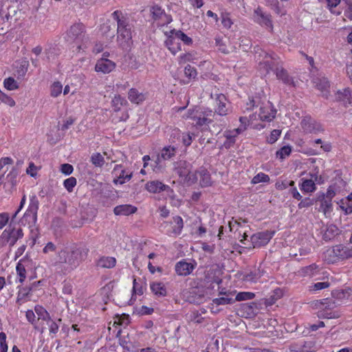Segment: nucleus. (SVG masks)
I'll use <instances>...</instances> for the list:
<instances>
[{
    "label": "nucleus",
    "mask_w": 352,
    "mask_h": 352,
    "mask_svg": "<svg viewBox=\"0 0 352 352\" xmlns=\"http://www.w3.org/2000/svg\"><path fill=\"white\" fill-rule=\"evenodd\" d=\"M34 311L37 314L38 320L41 319L46 322L50 320L51 317L49 312L42 305H35Z\"/></svg>",
    "instance_id": "43"
},
{
    "label": "nucleus",
    "mask_w": 352,
    "mask_h": 352,
    "mask_svg": "<svg viewBox=\"0 0 352 352\" xmlns=\"http://www.w3.org/2000/svg\"><path fill=\"white\" fill-rule=\"evenodd\" d=\"M41 169L40 166H36L34 162H31L29 163L28 168H26V173L32 177H36L38 171Z\"/></svg>",
    "instance_id": "62"
},
{
    "label": "nucleus",
    "mask_w": 352,
    "mask_h": 352,
    "mask_svg": "<svg viewBox=\"0 0 352 352\" xmlns=\"http://www.w3.org/2000/svg\"><path fill=\"white\" fill-rule=\"evenodd\" d=\"M351 256V254L346 247L343 245H337L327 250L324 260L328 263H335Z\"/></svg>",
    "instance_id": "8"
},
{
    "label": "nucleus",
    "mask_w": 352,
    "mask_h": 352,
    "mask_svg": "<svg viewBox=\"0 0 352 352\" xmlns=\"http://www.w3.org/2000/svg\"><path fill=\"white\" fill-rule=\"evenodd\" d=\"M120 171V175L118 177V179L115 181L116 182H119L120 184H123L126 181H129L131 177V175H129L126 173L125 170L122 168V166L121 164L116 165L113 173L117 175L118 173Z\"/></svg>",
    "instance_id": "34"
},
{
    "label": "nucleus",
    "mask_w": 352,
    "mask_h": 352,
    "mask_svg": "<svg viewBox=\"0 0 352 352\" xmlns=\"http://www.w3.org/2000/svg\"><path fill=\"white\" fill-rule=\"evenodd\" d=\"M111 107L115 112H119L123 107L127 105L128 102L124 97L120 95H115L111 100Z\"/></svg>",
    "instance_id": "32"
},
{
    "label": "nucleus",
    "mask_w": 352,
    "mask_h": 352,
    "mask_svg": "<svg viewBox=\"0 0 352 352\" xmlns=\"http://www.w3.org/2000/svg\"><path fill=\"white\" fill-rule=\"evenodd\" d=\"M270 180V178L268 175L260 172L258 174H256L251 180V184H257L258 183H267Z\"/></svg>",
    "instance_id": "53"
},
{
    "label": "nucleus",
    "mask_w": 352,
    "mask_h": 352,
    "mask_svg": "<svg viewBox=\"0 0 352 352\" xmlns=\"http://www.w3.org/2000/svg\"><path fill=\"white\" fill-rule=\"evenodd\" d=\"M194 138L195 134L190 132L182 133L179 136V140H181L182 144L186 147L189 146L192 144Z\"/></svg>",
    "instance_id": "50"
},
{
    "label": "nucleus",
    "mask_w": 352,
    "mask_h": 352,
    "mask_svg": "<svg viewBox=\"0 0 352 352\" xmlns=\"http://www.w3.org/2000/svg\"><path fill=\"white\" fill-rule=\"evenodd\" d=\"M314 83L316 87L327 97L329 92V89L330 87V83L328 79L325 77L317 78L314 80Z\"/></svg>",
    "instance_id": "30"
},
{
    "label": "nucleus",
    "mask_w": 352,
    "mask_h": 352,
    "mask_svg": "<svg viewBox=\"0 0 352 352\" xmlns=\"http://www.w3.org/2000/svg\"><path fill=\"white\" fill-rule=\"evenodd\" d=\"M213 116L214 112L212 110L208 108L195 107L192 109H189L183 118L186 120H191L192 124L197 128H200L211 123Z\"/></svg>",
    "instance_id": "2"
},
{
    "label": "nucleus",
    "mask_w": 352,
    "mask_h": 352,
    "mask_svg": "<svg viewBox=\"0 0 352 352\" xmlns=\"http://www.w3.org/2000/svg\"><path fill=\"white\" fill-rule=\"evenodd\" d=\"M149 11L152 20L158 27L167 25L173 21L171 15L167 14L164 9L157 4L151 6Z\"/></svg>",
    "instance_id": "10"
},
{
    "label": "nucleus",
    "mask_w": 352,
    "mask_h": 352,
    "mask_svg": "<svg viewBox=\"0 0 352 352\" xmlns=\"http://www.w3.org/2000/svg\"><path fill=\"white\" fill-rule=\"evenodd\" d=\"M128 98L131 103L139 104L146 99V93L140 92L135 88H131L128 92Z\"/></svg>",
    "instance_id": "24"
},
{
    "label": "nucleus",
    "mask_w": 352,
    "mask_h": 352,
    "mask_svg": "<svg viewBox=\"0 0 352 352\" xmlns=\"http://www.w3.org/2000/svg\"><path fill=\"white\" fill-rule=\"evenodd\" d=\"M16 275L19 278V282L23 283L26 278V269L21 261L18 262L16 266Z\"/></svg>",
    "instance_id": "48"
},
{
    "label": "nucleus",
    "mask_w": 352,
    "mask_h": 352,
    "mask_svg": "<svg viewBox=\"0 0 352 352\" xmlns=\"http://www.w3.org/2000/svg\"><path fill=\"white\" fill-rule=\"evenodd\" d=\"M195 59V54L192 52H186L180 54L178 57V63L179 65L184 64L188 62H192Z\"/></svg>",
    "instance_id": "58"
},
{
    "label": "nucleus",
    "mask_w": 352,
    "mask_h": 352,
    "mask_svg": "<svg viewBox=\"0 0 352 352\" xmlns=\"http://www.w3.org/2000/svg\"><path fill=\"white\" fill-rule=\"evenodd\" d=\"M138 208L131 204H122L117 206L113 209L116 215L128 216L137 212Z\"/></svg>",
    "instance_id": "28"
},
{
    "label": "nucleus",
    "mask_w": 352,
    "mask_h": 352,
    "mask_svg": "<svg viewBox=\"0 0 352 352\" xmlns=\"http://www.w3.org/2000/svg\"><path fill=\"white\" fill-rule=\"evenodd\" d=\"M177 153V148L173 146H166L163 147L160 152L157 155L154 160L153 170L160 171L164 168V162L173 159Z\"/></svg>",
    "instance_id": "9"
},
{
    "label": "nucleus",
    "mask_w": 352,
    "mask_h": 352,
    "mask_svg": "<svg viewBox=\"0 0 352 352\" xmlns=\"http://www.w3.org/2000/svg\"><path fill=\"white\" fill-rule=\"evenodd\" d=\"M82 251L76 247L65 248L58 253V262L67 265V270L71 272L76 269L82 261Z\"/></svg>",
    "instance_id": "3"
},
{
    "label": "nucleus",
    "mask_w": 352,
    "mask_h": 352,
    "mask_svg": "<svg viewBox=\"0 0 352 352\" xmlns=\"http://www.w3.org/2000/svg\"><path fill=\"white\" fill-rule=\"evenodd\" d=\"M301 126L307 133H318L324 131L322 124L311 117H305L301 121Z\"/></svg>",
    "instance_id": "17"
},
{
    "label": "nucleus",
    "mask_w": 352,
    "mask_h": 352,
    "mask_svg": "<svg viewBox=\"0 0 352 352\" xmlns=\"http://www.w3.org/2000/svg\"><path fill=\"white\" fill-rule=\"evenodd\" d=\"M337 101L342 102L345 107L352 104L351 91L349 88L338 90L336 94Z\"/></svg>",
    "instance_id": "26"
},
{
    "label": "nucleus",
    "mask_w": 352,
    "mask_h": 352,
    "mask_svg": "<svg viewBox=\"0 0 352 352\" xmlns=\"http://www.w3.org/2000/svg\"><path fill=\"white\" fill-rule=\"evenodd\" d=\"M117 261L113 256H101L97 261V265L102 268H113L116 266Z\"/></svg>",
    "instance_id": "31"
},
{
    "label": "nucleus",
    "mask_w": 352,
    "mask_h": 352,
    "mask_svg": "<svg viewBox=\"0 0 352 352\" xmlns=\"http://www.w3.org/2000/svg\"><path fill=\"white\" fill-rule=\"evenodd\" d=\"M274 235V232L263 231L254 234L250 241L254 248H259L266 245Z\"/></svg>",
    "instance_id": "13"
},
{
    "label": "nucleus",
    "mask_w": 352,
    "mask_h": 352,
    "mask_svg": "<svg viewBox=\"0 0 352 352\" xmlns=\"http://www.w3.org/2000/svg\"><path fill=\"white\" fill-rule=\"evenodd\" d=\"M166 35L167 36V38L165 41V45L168 50L173 55L181 51V44L176 34H170V31L168 33H166Z\"/></svg>",
    "instance_id": "21"
},
{
    "label": "nucleus",
    "mask_w": 352,
    "mask_h": 352,
    "mask_svg": "<svg viewBox=\"0 0 352 352\" xmlns=\"http://www.w3.org/2000/svg\"><path fill=\"white\" fill-rule=\"evenodd\" d=\"M4 87L9 91H14L18 89L19 86L18 82L15 80L13 77H8L3 80Z\"/></svg>",
    "instance_id": "51"
},
{
    "label": "nucleus",
    "mask_w": 352,
    "mask_h": 352,
    "mask_svg": "<svg viewBox=\"0 0 352 352\" xmlns=\"http://www.w3.org/2000/svg\"><path fill=\"white\" fill-rule=\"evenodd\" d=\"M255 297V294L252 292H239L234 300L235 301H243V300H252Z\"/></svg>",
    "instance_id": "56"
},
{
    "label": "nucleus",
    "mask_w": 352,
    "mask_h": 352,
    "mask_svg": "<svg viewBox=\"0 0 352 352\" xmlns=\"http://www.w3.org/2000/svg\"><path fill=\"white\" fill-rule=\"evenodd\" d=\"M63 91V85L60 82L55 81L50 86V96L53 98L58 97Z\"/></svg>",
    "instance_id": "49"
},
{
    "label": "nucleus",
    "mask_w": 352,
    "mask_h": 352,
    "mask_svg": "<svg viewBox=\"0 0 352 352\" xmlns=\"http://www.w3.org/2000/svg\"><path fill=\"white\" fill-rule=\"evenodd\" d=\"M351 292L352 289L351 288L336 289L332 292V296L336 300L343 301L350 298Z\"/></svg>",
    "instance_id": "36"
},
{
    "label": "nucleus",
    "mask_w": 352,
    "mask_h": 352,
    "mask_svg": "<svg viewBox=\"0 0 352 352\" xmlns=\"http://www.w3.org/2000/svg\"><path fill=\"white\" fill-rule=\"evenodd\" d=\"M47 322L49 327L50 336H51L52 338H54V337H56L57 333L58 332L59 325L56 321L52 320L51 319L50 320L47 321Z\"/></svg>",
    "instance_id": "61"
},
{
    "label": "nucleus",
    "mask_w": 352,
    "mask_h": 352,
    "mask_svg": "<svg viewBox=\"0 0 352 352\" xmlns=\"http://www.w3.org/2000/svg\"><path fill=\"white\" fill-rule=\"evenodd\" d=\"M254 21L261 26L268 28L272 32L274 26L272 21V16L264 12L261 7H258L254 12Z\"/></svg>",
    "instance_id": "14"
},
{
    "label": "nucleus",
    "mask_w": 352,
    "mask_h": 352,
    "mask_svg": "<svg viewBox=\"0 0 352 352\" xmlns=\"http://www.w3.org/2000/svg\"><path fill=\"white\" fill-rule=\"evenodd\" d=\"M111 17L116 21L117 28L130 26L131 24H133L130 14L120 10H115L112 12Z\"/></svg>",
    "instance_id": "20"
},
{
    "label": "nucleus",
    "mask_w": 352,
    "mask_h": 352,
    "mask_svg": "<svg viewBox=\"0 0 352 352\" xmlns=\"http://www.w3.org/2000/svg\"><path fill=\"white\" fill-rule=\"evenodd\" d=\"M150 287L152 292L156 296H166L167 294L166 288L162 282L152 283H151Z\"/></svg>",
    "instance_id": "35"
},
{
    "label": "nucleus",
    "mask_w": 352,
    "mask_h": 352,
    "mask_svg": "<svg viewBox=\"0 0 352 352\" xmlns=\"http://www.w3.org/2000/svg\"><path fill=\"white\" fill-rule=\"evenodd\" d=\"M164 228L166 234L170 236H177L179 235L184 228V221L180 216H175L170 221H165Z\"/></svg>",
    "instance_id": "12"
},
{
    "label": "nucleus",
    "mask_w": 352,
    "mask_h": 352,
    "mask_svg": "<svg viewBox=\"0 0 352 352\" xmlns=\"http://www.w3.org/2000/svg\"><path fill=\"white\" fill-rule=\"evenodd\" d=\"M77 184V180L74 177H70L63 182V186L69 192H72L74 190V187Z\"/></svg>",
    "instance_id": "57"
},
{
    "label": "nucleus",
    "mask_w": 352,
    "mask_h": 352,
    "mask_svg": "<svg viewBox=\"0 0 352 352\" xmlns=\"http://www.w3.org/2000/svg\"><path fill=\"white\" fill-rule=\"evenodd\" d=\"M327 3V7L329 11L336 15H340L341 11L336 10V8L340 3L341 0H325Z\"/></svg>",
    "instance_id": "54"
},
{
    "label": "nucleus",
    "mask_w": 352,
    "mask_h": 352,
    "mask_svg": "<svg viewBox=\"0 0 352 352\" xmlns=\"http://www.w3.org/2000/svg\"><path fill=\"white\" fill-rule=\"evenodd\" d=\"M39 207V201L35 194L30 196L28 207L25 212L20 222L23 226H28L29 228L34 227L37 221V213Z\"/></svg>",
    "instance_id": "6"
},
{
    "label": "nucleus",
    "mask_w": 352,
    "mask_h": 352,
    "mask_svg": "<svg viewBox=\"0 0 352 352\" xmlns=\"http://www.w3.org/2000/svg\"><path fill=\"white\" fill-rule=\"evenodd\" d=\"M318 309L317 316L319 318L333 319L340 317V313L335 310L337 307L336 302L331 298H323L315 303Z\"/></svg>",
    "instance_id": "4"
},
{
    "label": "nucleus",
    "mask_w": 352,
    "mask_h": 352,
    "mask_svg": "<svg viewBox=\"0 0 352 352\" xmlns=\"http://www.w3.org/2000/svg\"><path fill=\"white\" fill-rule=\"evenodd\" d=\"M228 101L226 97L222 94H217L214 104V113L219 116H226L228 114V108L227 107Z\"/></svg>",
    "instance_id": "22"
},
{
    "label": "nucleus",
    "mask_w": 352,
    "mask_h": 352,
    "mask_svg": "<svg viewBox=\"0 0 352 352\" xmlns=\"http://www.w3.org/2000/svg\"><path fill=\"white\" fill-rule=\"evenodd\" d=\"M190 164L186 161H179L175 167V173L184 180L190 179Z\"/></svg>",
    "instance_id": "23"
},
{
    "label": "nucleus",
    "mask_w": 352,
    "mask_h": 352,
    "mask_svg": "<svg viewBox=\"0 0 352 352\" xmlns=\"http://www.w3.org/2000/svg\"><path fill=\"white\" fill-rule=\"evenodd\" d=\"M292 151V148L291 146H283L276 152V157L283 161L291 155Z\"/></svg>",
    "instance_id": "46"
},
{
    "label": "nucleus",
    "mask_w": 352,
    "mask_h": 352,
    "mask_svg": "<svg viewBox=\"0 0 352 352\" xmlns=\"http://www.w3.org/2000/svg\"><path fill=\"white\" fill-rule=\"evenodd\" d=\"M0 100L2 103L9 106L10 107H13L16 105L14 100L2 91H0Z\"/></svg>",
    "instance_id": "59"
},
{
    "label": "nucleus",
    "mask_w": 352,
    "mask_h": 352,
    "mask_svg": "<svg viewBox=\"0 0 352 352\" xmlns=\"http://www.w3.org/2000/svg\"><path fill=\"white\" fill-rule=\"evenodd\" d=\"M319 210L323 212L325 217H329L333 210L332 201L329 199L322 198Z\"/></svg>",
    "instance_id": "38"
},
{
    "label": "nucleus",
    "mask_w": 352,
    "mask_h": 352,
    "mask_svg": "<svg viewBox=\"0 0 352 352\" xmlns=\"http://www.w3.org/2000/svg\"><path fill=\"white\" fill-rule=\"evenodd\" d=\"M341 209L345 214H352V192L347 196L346 199H342L340 205Z\"/></svg>",
    "instance_id": "42"
},
{
    "label": "nucleus",
    "mask_w": 352,
    "mask_h": 352,
    "mask_svg": "<svg viewBox=\"0 0 352 352\" xmlns=\"http://www.w3.org/2000/svg\"><path fill=\"white\" fill-rule=\"evenodd\" d=\"M91 162L96 167H102L104 164V159L100 153H95L91 157Z\"/></svg>",
    "instance_id": "55"
},
{
    "label": "nucleus",
    "mask_w": 352,
    "mask_h": 352,
    "mask_svg": "<svg viewBox=\"0 0 352 352\" xmlns=\"http://www.w3.org/2000/svg\"><path fill=\"white\" fill-rule=\"evenodd\" d=\"M86 26L81 22L72 25L67 30L65 40L67 43L76 47V51L80 52L87 48L89 38L87 35Z\"/></svg>",
    "instance_id": "1"
},
{
    "label": "nucleus",
    "mask_w": 352,
    "mask_h": 352,
    "mask_svg": "<svg viewBox=\"0 0 352 352\" xmlns=\"http://www.w3.org/2000/svg\"><path fill=\"white\" fill-rule=\"evenodd\" d=\"M145 188L151 193H159L162 191L166 190L169 188V186L164 184L158 180H153L148 182L145 185Z\"/></svg>",
    "instance_id": "27"
},
{
    "label": "nucleus",
    "mask_w": 352,
    "mask_h": 352,
    "mask_svg": "<svg viewBox=\"0 0 352 352\" xmlns=\"http://www.w3.org/2000/svg\"><path fill=\"white\" fill-rule=\"evenodd\" d=\"M276 114V109L270 102L263 103L259 109L258 117L261 121L270 122L272 121Z\"/></svg>",
    "instance_id": "16"
},
{
    "label": "nucleus",
    "mask_w": 352,
    "mask_h": 352,
    "mask_svg": "<svg viewBox=\"0 0 352 352\" xmlns=\"http://www.w3.org/2000/svg\"><path fill=\"white\" fill-rule=\"evenodd\" d=\"M170 34H176L179 42L182 41L184 44L186 45H190L192 44V39L181 30L173 29L170 30Z\"/></svg>",
    "instance_id": "44"
},
{
    "label": "nucleus",
    "mask_w": 352,
    "mask_h": 352,
    "mask_svg": "<svg viewBox=\"0 0 352 352\" xmlns=\"http://www.w3.org/2000/svg\"><path fill=\"white\" fill-rule=\"evenodd\" d=\"M23 236V232L20 226L17 228L10 225L0 235V248L9 245L12 247L16 241Z\"/></svg>",
    "instance_id": "7"
},
{
    "label": "nucleus",
    "mask_w": 352,
    "mask_h": 352,
    "mask_svg": "<svg viewBox=\"0 0 352 352\" xmlns=\"http://www.w3.org/2000/svg\"><path fill=\"white\" fill-rule=\"evenodd\" d=\"M321 270L322 268H320L319 265L316 263H313L301 268L300 273L304 276L314 277L321 274Z\"/></svg>",
    "instance_id": "29"
},
{
    "label": "nucleus",
    "mask_w": 352,
    "mask_h": 352,
    "mask_svg": "<svg viewBox=\"0 0 352 352\" xmlns=\"http://www.w3.org/2000/svg\"><path fill=\"white\" fill-rule=\"evenodd\" d=\"M197 173L200 177V184L202 187H207L211 186V176L206 169H202L198 171Z\"/></svg>",
    "instance_id": "40"
},
{
    "label": "nucleus",
    "mask_w": 352,
    "mask_h": 352,
    "mask_svg": "<svg viewBox=\"0 0 352 352\" xmlns=\"http://www.w3.org/2000/svg\"><path fill=\"white\" fill-rule=\"evenodd\" d=\"M276 75L277 78L282 80L285 85H292L293 83L292 78L289 76L287 70L283 68L277 69Z\"/></svg>",
    "instance_id": "41"
},
{
    "label": "nucleus",
    "mask_w": 352,
    "mask_h": 352,
    "mask_svg": "<svg viewBox=\"0 0 352 352\" xmlns=\"http://www.w3.org/2000/svg\"><path fill=\"white\" fill-rule=\"evenodd\" d=\"M227 43L228 41L225 40L221 36H217L215 38V44L218 48V50L225 54H227L230 52Z\"/></svg>",
    "instance_id": "45"
},
{
    "label": "nucleus",
    "mask_w": 352,
    "mask_h": 352,
    "mask_svg": "<svg viewBox=\"0 0 352 352\" xmlns=\"http://www.w3.org/2000/svg\"><path fill=\"white\" fill-rule=\"evenodd\" d=\"M281 135V131L278 129H274L273 130L270 136L267 138V142L269 144H274L275 143L278 139L280 138Z\"/></svg>",
    "instance_id": "64"
},
{
    "label": "nucleus",
    "mask_w": 352,
    "mask_h": 352,
    "mask_svg": "<svg viewBox=\"0 0 352 352\" xmlns=\"http://www.w3.org/2000/svg\"><path fill=\"white\" fill-rule=\"evenodd\" d=\"M310 178H301L299 184V188L302 193H311L316 190V183L320 184L322 179L321 176H318L317 173H309Z\"/></svg>",
    "instance_id": "11"
},
{
    "label": "nucleus",
    "mask_w": 352,
    "mask_h": 352,
    "mask_svg": "<svg viewBox=\"0 0 352 352\" xmlns=\"http://www.w3.org/2000/svg\"><path fill=\"white\" fill-rule=\"evenodd\" d=\"M261 272L258 269H254L246 272L243 276V280L249 283H256L261 277Z\"/></svg>",
    "instance_id": "37"
},
{
    "label": "nucleus",
    "mask_w": 352,
    "mask_h": 352,
    "mask_svg": "<svg viewBox=\"0 0 352 352\" xmlns=\"http://www.w3.org/2000/svg\"><path fill=\"white\" fill-rule=\"evenodd\" d=\"M31 292L32 287H23L20 288L17 293L16 302L21 305L27 302Z\"/></svg>",
    "instance_id": "33"
},
{
    "label": "nucleus",
    "mask_w": 352,
    "mask_h": 352,
    "mask_svg": "<svg viewBox=\"0 0 352 352\" xmlns=\"http://www.w3.org/2000/svg\"><path fill=\"white\" fill-rule=\"evenodd\" d=\"M197 262L193 260L192 262H187L186 259H182L175 265L176 274L180 276H186L190 275L197 267Z\"/></svg>",
    "instance_id": "15"
},
{
    "label": "nucleus",
    "mask_w": 352,
    "mask_h": 352,
    "mask_svg": "<svg viewBox=\"0 0 352 352\" xmlns=\"http://www.w3.org/2000/svg\"><path fill=\"white\" fill-rule=\"evenodd\" d=\"M344 20L352 21V0H342Z\"/></svg>",
    "instance_id": "47"
},
{
    "label": "nucleus",
    "mask_w": 352,
    "mask_h": 352,
    "mask_svg": "<svg viewBox=\"0 0 352 352\" xmlns=\"http://www.w3.org/2000/svg\"><path fill=\"white\" fill-rule=\"evenodd\" d=\"M29 65V61L27 60H22L18 63L15 70V75L18 78H23L25 76L28 70Z\"/></svg>",
    "instance_id": "39"
},
{
    "label": "nucleus",
    "mask_w": 352,
    "mask_h": 352,
    "mask_svg": "<svg viewBox=\"0 0 352 352\" xmlns=\"http://www.w3.org/2000/svg\"><path fill=\"white\" fill-rule=\"evenodd\" d=\"M278 56L274 53H267L258 48L255 50V58L258 62V70L261 75L266 76L272 69L274 61Z\"/></svg>",
    "instance_id": "5"
},
{
    "label": "nucleus",
    "mask_w": 352,
    "mask_h": 352,
    "mask_svg": "<svg viewBox=\"0 0 352 352\" xmlns=\"http://www.w3.org/2000/svg\"><path fill=\"white\" fill-rule=\"evenodd\" d=\"M243 133V129H234L232 130H226L223 132V137L225 141L223 143V146L226 149L230 148L234 146L236 138L239 134Z\"/></svg>",
    "instance_id": "19"
},
{
    "label": "nucleus",
    "mask_w": 352,
    "mask_h": 352,
    "mask_svg": "<svg viewBox=\"0 0 352 352\" xmlns=\"http://www.w3.org/2000/svg\"><path fill=\"white\" fill-rule=\"evenodd\" d=\"M234 302V300L232 298L226 297H219L214 298L212 301V305H216L218 307L219 305H230Z\"/></svg>",
    "instance_id": "52"
},
{
    "label": "nucleus",
    "mask_w": 352,
    "mask_h": 352,
    "mask_svg": "<svg viewBox=\"0 0 352 352\" xmlns=\"http://www.w3.org/2000/svg\"><path fill=\"white\" fill-rule=\"evenodd\" d=\"M6 340V334L3 331L0 332V352H8V345Z\"/></svg>",
    "instance_id": "63"
},
{
    "label": "nucleus",
    "mask_w": 352,
    "mask_h": 352,
    "mask_svg": "<svg viewBox=\"0 0 352 352\" xmlns=\"http://www.w3.org/2000/svg\"><path fill=\"white\" fill-rule=\"evenodd\" d=\"M116 64L115 62L107 58L102 57L97 60L95 65V71L102 74H109L116 69Z\"/></svg>",
    "instance_id": "18"
},
{
    "label": "nucleus",
    "mask_w": 352,
    "mask_h": 352,
    "mask_svg": "<svg viewBox=\"0 0 352 352\" xmlns=\"http://www.w3.org/2000/svg\"><path fill=\"white\" fill-rule=\"evenodd\" d=\"M256 118L254 114H252L250 116V118H248L246 116H241L239 118V122L241 123V125L237 129H243V132L245 131L249 126L250 122L253 120H254Z\"/></svg>",
    "instance_id": "60"
},
{
    "label": "nucleus",
    "mask_w": 352,
    "mask_h": 352,
    "mask_svg": "<svg viewBox=\"0 0 352 352\" xmlns=\"http://www.w3.org/2000/svg\"><path fill=\"white\" fill-rule=\"evenodd\" d=\"M132 31L117 30V41L122 48L129 45L132 40Z\"/></svg>",
    "instance_id": "25"
}]
</instances>
